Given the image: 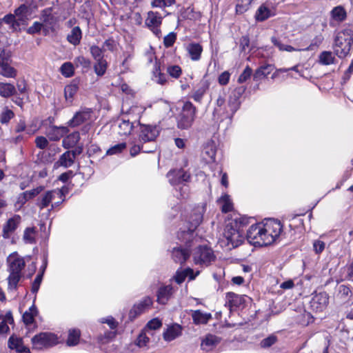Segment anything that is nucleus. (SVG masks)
I'll return each mask as SVG.
<instances>
[{
  "label": "nucleus",
  "mask_w": 353,
  "mask_h": 353,
  "mask_svg": "<svg viewBox=\"0 0 353 353\" xmlns=\"http://www.w3.org/2000/svg\"><path fill=\"white\" fill-rule=\"evenodd\" d=\"M162 325L161 321L159 319H153L150 321L145 327L143 329L148 332L149 334L152 335V330L159 329Z\"/></svg>",
  "instance_id": "nucleus-51"
},
{
  "label": "nucleus",
  "mask_w": 353,
  "mask_h": 353,
  "mask_svg": "<svg viewBox=\"0 0 353 353\" xmlns=\"http://www.w3.org/2000/svg\"><path fill=\"white\" fill-rule=\"evenodd\" d=\"M15 92V87L10 83H0V96L8 98Z\"/></svg>",
  "instance_id": "nucleus-44"
},
{
  "label": "nucleus",
  "mask_w": 353,
  "mask_h": 353,
  "mask_svg": "<svg viewBox=\"0 0 353 353\" xmlns=\"http://www.w3.org/2000/svg\"><path fill=\"white\" fill-rule=\"evenodd\" d=\"M60 72L65 77H70L73 76L74 72V68L72 63L65 62L60 68Z\"/></svg>",
  "instance_id": "nucleus-48"
},
{
  "label": "nucleus",
  "mask_w": 353,
  "mask_h": 353,
  "mask_svg": "<svg viewBox=\"0 0 353 353\" xmlns=\"http://www.w3.org/2000/svg\"><path fill=\"white\" fill-rule=\"evenodd\" d=\"M145 110V108L144 106L138 104L132 105L130 107H128L126 105L122 106L123 114L130 115L134 119L139 118Z\"/></svg>",
  "instance_id": "nucleus-23"
},
{
  "label": "nucleus",
  "mask_w": 353,
  "mask_h": 353,
  "mask_svg": "<svg viewBox=\"0 0 353 353\" xmlns=\"http://www.w3.org/2000/svg\"><path fill=\"white\" fill-rule=\"evenodd\" d=\"M14 112L7 107L4 108L0 114V122L2 124L8 123L14 117Z\"/></svg>",
  "instance_id": "nucleus-52"
},
{
  "label": "nucleus",
  "mask_w": 353,
  "mask_h": 353,
  "mask_svg": "<svg viewBox=\"0 0 353 353\" xmlns=\"http://www.w3.org/2000/svg\"><path fill=\"white\" fill-rule=\"evenodd\" d=\"M220 343V339L213 334H208L201 341V348L210 351Z\"/></svg>",
  "instance_id": "nucleus-25"
},
{
  "label": "nucleus",
  "mask_w": 353,
  "mask_h": 353,
  "mask_svg": "<svg viewBox=\"0 0 353 353\" xmlns=\"http://www.w3.org/2000/svg\"><path fill=\"white\" fill-rule=\"evenodd\" d=\"M214 258L212 250L207 246H199L193 252V260L195 264L208 265Z\"/></svg>",
  "instance_id": "nucleus-9"
},
{
  "label": "nucleus",
  "mask_w": 353,
  "mask_h": 353,
  "mask_svg": "<svg viewBox=\"0 0 353 353\" xmlns=\"http://www.w3.org/2000/svg\"><path fill=\"white\" fill-rule=\"evenodd\" d=\"M58 342L57 336L49 332L40 333L32 339V347L36 350L52 347L57 344Z\"/></svg>",
  "instance_id": "nucleus-6"
},
{
  "label": "nucleus",
  "mask_w": 353,
  "mask_h": 353,
  "mask_svg": "<svg viewBox=\"0 0 353 353\" xmlns=\"http://www.w3.org/2000/svg\"><path fill=\"white\" fill-rule=\"evenodd\" d=\"M79 139V133L77 132H73L63 139L62 145L66 149L72 148L78 143Z\"/></svg>",
  "instance_id": "nucleus-39"
},
{
  "label": "nucleus",
  "mask_w": 353,
  "mask_h": 353,
  "mask_svg": "<svg viewBox=\"0 0 353 353\" xmlns=\"http://www.w3.org/2000/svg\"><path fill=\"white\" fill-rule=\"evenodd\" d=\"M196 108L190 102H185L183 106L182 112L178 121L179 128L186 129L190 128L195 118Z\"/></svg>",
  "instance_id": "nucleus-8"
},
{
  "label": "nucleus",
  "mask_w": 353,
  "mask_h": 353,
  "mask_svg": "<svg viewBox=\"0 0 353 353\" xmlns=\"http://www.w3.org/2000/svg\"><path fill=\"white\" fill-rule=\"evenodd\" d=\"M239 101L237 97H230L227 107L224 108V112L228 115H233L239 108Z\"/></svg>",
  "instance_id": "nucleus-40"
},
{
  "label": "nucleus",
  "mask_w": 353,
  "mask_h": 353,
  "mask_svg": "<svg viewBox=\"0 0 353 353\" xmlns=\"http://www.w3.org/2000/svg\"><path fill=\"white\" fill-rule=\"evenodd\" d=\"M152 305V300L149 296L144 297L139 303L136 304L131 312L133 311L137 314H140L150 308Z\"/></svg>",
  "instance_id": "nucleus-36"
},
{
  "label": "nucleus",
  "mask_w": 353,
  "mask_h": 353,
  "mask_svg": "<svg viewBox=\"0 0 353 353\" xmlns=\"http://www.w3.org/2000/svg\"><path fill=\"white\" fill-rule=\"evenodd\" d=\"M172 256L175 262L182 264L189 257V252L186 250L174 248Z\"/></svg>",
  "instance_id": "nucleus-37"
},
{
  "label": "nucleus",
  "mask_w": 353,
  "mask_h": 353,
  "mask_svg": "<svg viewBox=\"0 0 353 353\" xmlns=\"http://www.w3.org/2000/svg\"><path fill=\"white\" fill-rule=\"evenodd\" d=\"M3 21L9 25H11V26L14 29H17V27H19L21 24L17 21V18L15 17L14 14H7L3 18Z\"/></svg>",
  "instance_id": "nucleus-57"
},
{
  "label": "nucleus",
  "mask_w": 353,
  "mask_h": 353,
  "mask_svg": "<svg viewBox=\"0 0 353 353\" xmlns=\"http://www.w3.org/2000/svg\"><path fill=\"white\" fill-rule=\"evenodd\" d=\"M43 189V188L42 186H39L31 190L24 192L19 196L18 202L21 205L24 204L27 201L35 197L41 193Z\"/></svg>",
  "instance_id": "nucleus-29"
},
{
  "label": "nucleus",
  "mask_w": 353,
  "mask_h": 353,
  "mask_svg": "<svg viewBox=\"0 0 353 353\" xmlns=\"http://www.w3.org/2000/svg\"><path fill=\"white\" fill-rule=\"evenodd\" d=\"M74 159L75 152L67 151L61 156L59 161L57 162V164L65 168H68L73 164Z\"/></svg>",
  "instance_id": "nucleus-30"
},
{
  "label": "nucleus",
  "mask_w": 353,
  "mask_h": 353,
  "mask_svg": "<svg viewBox=\"0 0 353 353\" xmlns=\"http://www.w3.org/2000/svg\"><path fill=\"white\" fill-rule=\"evenodd\" d=\"M244 240L243 224L241 219H232L224 229L223 237L219 243L221 247L231 250L240 245Z\"/></svg>",
  "instance_id": "nucleus-1"
},
{
  "label": "nucleus",
  "mask_w": 353,
  "mask_h": 353,
  "mask_svg": "<svg viewBox=\"0 0 353 353\" xmlns=\"http://www.w3.org/2000/svg\"><path fill=\"white\" fill-rule=\"evenodd\" d=\"M64 201V194L61 189L49 190L42 194L37 202V205L41 208H45L50 203L52 208L58 206Z\"/></svg>",
  "instance_id": "nucleus-4"
},
{
  "label": "nucleus",
  "mask_w": 353,
  "mask_h": 353,
  "mask_svg": "<svg viewBox=\"0 0 353 353\" xmlns=\"http://www.w3.org/2000/svg\"><path fill=\"white\" fill-rule=\"evenodd\" d=\"M68 131L69 130L67 127H57L55 125H52L48 128L46 134L50 141H59L65 134H66Z\"/></svg>",
  "instance_id": "nucleus-19"
},
{
  "label": "nucleus",
  "mask_w": 353,
  "mask_h": 353,
  "mask_svg": "<svg viewBox=\"0 0 353 353\" xmlns=\"http://www.w3.org/2000/svg\"><path fill=\"white\" fill-rule=\"evenodd\" d=\"M281 231L282 225L279 221L268 219L264 221V246L273 243L279 238Z\"/></svg>",
  "instance_id": "nucleus-5"
},
{
  "label": "nucleus",
  "mask_w": 353,
  "mask_h": 353,
  "mask_svg": "<svg viewBox=\"0 0 353 353\" xmlns=\"http://www.w3.org/2000/svg\"><path fill=\"white\" fill-rule=\"evenodd\" d=\"M42 28L44 30L43 23L35 21L31 26L28 28L27 32L28 34H34L39 32Z\"/></svg>",
  "instance_id": "nucleus-58"
},
{
  "label": "nucleus",
  "mask_w": 353,
  "mask_h": 353,
  "mask_svg": "<svg viewBox=\"0 0 353 353\" xmlns=\"http://www.w3.org/2000/svg\"><path fill=\"white\" fill-rule=\"evenodd\" d=\"M94 72L98 76H102L105 74L107 69V62L103 59L97 60L94 66Z\"/></svg>",
  "instance_id": "nucleus-49"
},
{
  "label": "nucleus",
  "mask_w": 353,
  "mask_h": 353,
  "mask_svg": "<svg viewBox=\"0 0 353 353\" xmlns=\"http://www.w3.org/2000/svg\"><path fill=\"white\" fill-rule=\"evenodd\" d=\"M167 177L170 183L174 185L181 182L188 181L190 179V174L185 172L183 170H174L169 172Z\"/></svg>",
  "instance_id": "nucleus-18"
},
{
  "label": "nucleus",
  "mask_w": 353,
  "mask_h": 353,
  "mask_svg": "<svg viewBox=\"0 0 353 353\" xmlns=\"http://www.w3.org/2000/svg\"><path fill=\"white\" fill-rule=\"evenodd\" d=\"M29 8L25 4L21 5L14 10V16L21 25L26 24L28 20Z\"/></svg>",
  "instance_id": "nucleus-28"
},
{
  "label": "nucleus",
  "mask_w": 353,
  "mask_h": 353,
  "mask_svg": "<svg viewBox=\"0 0 353 353\" xmlns=\"http://www.w3.org/2000/svg\"><path fill=\"white\" fill-rule=\"evenodd\" d=\"M17 72L10 65V53L6 50L0 52V74L7 78L16 76Z\"/></svg>",
  "instance_id": "nucleus-10"
},
{
  "label": "nucleus",
  "mask_w": 353,
  "mask_h": 353,
  "mask_svg": "<svg viewBox=\"0 0 353 353\" xmlns=\"http://www.w3.org/2000/svg\"><path fill=\"white\" fill-rule=\"evenodd\" d=\"M272 42L273 44L276 46L281 51H287V52H292L297 50L294 48L289 45H285L281 43L275 37L272 38Z\"/></svg>",
  "instance_id": "nucleus-55"
},
{
  "label": "nucleus",
  "mask_w": 353,
  "mask_h": 353,
  "mask_svg": "<svg viewBox=\"0 0 353 353\" xmlns=\"http://www.w3.org/2000/svg\"><path fill=\"white\" fill-rule=\"evenodd\" d=\"M139 140L145 143L152 141L159 135V130L155 125L139 124Z\"/></svg>",
  "instance_id": "nucleus-12"
},
{
  "label": "nucleus",
  "mask_w": 353,
  "mask_h": 353,
  "mask_svg": "<svg viewBox=\"0 0 353 353\" xmlns=\"http://www.w3.org/2000/svg\"><path fill=\"white\" fill-rule=\"evenodd\" d=\"M8 264V272L10 273L8 278V285L10 288H15L21 276V270L25 267L24 259L17 253H12L7 258Z\"/></svg>",
  "instance_id": "nucleus-3"
},
{
  "label": "nucleus",
  "mask_w": 353,
  "mask_h": 353,
  "mask_svg": "<svg viewBox=\"0 0 353 353\" xmlns=\"http://www.w3.org/2000/svg\"><path fill=\"white\" fill-rule=\"evenodd\" d=\"M200 272L199 270L194 272L191 268L179 269L176 271L173 279L178 284L182 283L186 277H188L190 280H194L199 274Z\"/></svg>",
  "instance_id": "nucleus-17"
},
{
  "label": "nucleus",
  "mask_w": 353,
  "mask_h": 353,
  "mask_svg": "<svg viewBox=\"0 0 353 353\" xmlns=\"http://www.w3.org/2000/svg\"><path fill=\"white\" fill-rule=\"evenodd\" d=\"M182 330V327L178 323L168 325L163 333V338L167 342L172 341L181 335Z\"/></svg>",
  "instance_id": "nucleus-15"
},
{
  "label": "nucleus",
  "mask_w": 353,
  "mask_h": 353,
  "mask_svg": "<svg viewBox=\"0 0 353 353\" xmlns=\"http://www.w3.org/2000/svg\"><path fill=\"white\" fill-rule=\"evenodd\" d=\"M192 317L195 324H205L212 319V315L210 313H204L200 310H195L192 312Z\"/></svg>",
  "instance_id": "nucleus-32"
},
{
  "label": "nucleus",
  "mask_w": 353,
  "mask_h": 353,
  "mask_svg": "<svg viewBox=\"0 0 353 353\" xmlns=\"http://www.w3.org/2000/svg\"><path fill=\"white\" fill-rule=\"evenodd\" d=\"M174 3V0H154L152 6L156 8L168 7Z\"/></svg>",
  "instance_id": "nucleus-59"
},
{
  "label": "nucleus",
  "mask_w": 353,
  "mask_h": 353,
  "mask_svg": "<svg viewBox=\"0 0 353 353\" xmlns=\"http://www.w3.org/2000/svg\"><path fill=\"white\" fill-rule=\"evenodd\" d=\"M21 216L19 215H14L12 217L10 218L6 223L3 225V237L4 239H8L12 234V233L16 230L18 225L21 223Z\"/></svg>",
  "instance_id": "nucleus-14"
},
{
  "label": "nucleus",
  "mask_w": 353,
  "mask_h": 353,
  "mask_svg": "<svg viewBox=\"0 0 353 353\" xmlns=\"http://www.w3.org/2000/svg\"><path fill=\"white\" fill-rule=\"evenodd\" d=\"M275 15V11L269 9L266 6L261 5L259 6V8L257 9L256 14H255V18L256 20L259 21H263L268 19L269 17Z\"/></svg>",
  "instance_id": "nucleus-27"
},
{
  "label": "nucleus",
  "mask_w": 353,
  "mask_h": 353,
  "mask_svg": "<svg viewBox=\"0 0 353 353\" xmlns=\"http://www.w3.org/2000/svg\"><path fill=\"white\" fill-rule=\"evenodd\" d=\"M90 53L95 60L103 59L102 50L97 46H92L90 47Z\"/></svg>",
  "instance_id": "nucleus-64"
},
{
  "label": "nucleus",
  "mask_w": 353,
  "mask_h": 353,
  "mask_svg": "<svg viewBox=\"0 0 353 353\" xmlns=\"http://www.w3.org/2000/svg\"><path fill=\"white\" fill-rule=\"evenodd\" d=\"M329 303V296L326 292L316 293L310 301V306L314 311L322 312L326 309Z\"/></svg>",
  "instance_id": "nucleus-11"
},
{
  "label": "nucleus",
  "mask_w": 353,
  "mask_h": 353,
  "mask_svg": "<svg viewBox=\"0 0 353 353\" xmlns=\"http://www.w3.org/2000/svg\"><path fill=\"white\" fill-rule=\"evenodd\" d=\"M218 203L223 212H228L232 210L233 203L230 197L227 194H223L219 199Z\"/></svg>",
  "instance_id": "nucleus-33"
},
{
  "label": "nucleus",
  "mask_w": 353,
  "mask_h": 353,
  "mask_svg": "<svg viewBox=\"0 0 353 353\" xmlns=\"http://www.w3.org/2000/svg\"><path fill=\"white\" fill-rule=\"evenodd\" d=\"M149 335L148 332L143 330L138 336L135 342L136 345L139 347H146L150 341Z\"/></svg>",
  "instance_id": "nucleus-47"
},
{
  "label": "nucleus",
  "mask_w": 353,
  "mask_h": 353,
  "mask_svg": "<svg viewBox=\"0 0 353 353\" xmlns=\"http://www.w3.org/2000/svg\"><path fill=\"white\" fill-rule=\"evenodd\" d=\"M201 215H198L195 220H194V223L192 224V228L188 229V231L179 232L178 234V237L183 241H190L194 237V230L199 225V223L201 222Z\"/></svg>",
  "instance_id": "nucleus-21"
},
{
  "label": "nucleus",
  "mask_w": 353,
  "mask_h": 353,
  "mask_svg": "<svg viewBox=\"0 0 353 353\" xmlns=\"http://www.w3.org/2000/svg\"><path fill=\"white\" fill-rule=\"evenodd\" d=\"M263 231L264 221L251 225L247 232V240L249 243L254 246H264Z\"/></svg>",
  "instance_id": "nucleus-7"
},
{
  "label": "nucleus",
  "mask_w": 353,
  "mask_h": 353,
  "mask_svg": "<svg viewBox=\"0 0 353 353\" xmlns=\"http://www.w3.org/2000/svg\"><path fill=\"white\" fill-rule=\"evenodd\" d=\"M82 37V32L79 27L76 26L72 29L67 36L68 41L73 46L79 44Z\"/></svg>",
  "instance_id": "nucleus-34"
},
{
  "label": "nucleus",
  "mask_w": 353,
  "mask_h": 353,
  "mask_svg": "<svg viewBox=\"0 0 353 353\" xmlns=\"http://www.w3.org/2000/svg\"><path fill=\"white\" fill-rule=\"evenodd\" d=\"M80 331L77 329L69 330L66 343L68 346H74L78 344L80 338Z\"/></svg>",
  "instance_id": "nucleus-46"
},
{
  "label": "nucleus",
  "mask_w": 353,
  "mask_h": 353,
  "mask_svg": "<svg viewBox=\"0 0 353 353\" xmlns=\"http://www.w3.org/2000/svg\"><path fill=\"white\" fill-rule=\"evenodd\" d=\"M161 21L162 17L159 13L150 11L148 12L145 23L149 28L151 29V30L156 36L159 37L161 34V30L159 27L161 24Z\"/></svg>",
  "instance_id": "nucleus-13"
},
{
  "label": "nucleus",
  "mask_w": 353,
  "mask_h": 353,
  "mask_svg": "<svg viewBox=\"0 0 353 353\" xmlns=\"http://www.w3.org/2000/svg\"><path fill=\"white\" fill-rule=\"evenodd\" d=\"M254 0H236L235 10L236 13L242 14L247 12L251 7Z\"/></svg>",
  "instance_id": "nucleus-43"
},
{
  "label": "nucleus",
  "mask_w": 353,
  "mask_h": 353,
  "mask_svg": "<svg viewBox=\"0 0 353 353\" xmlns=\"http://www.w3.org/2000/svg\"><path fill=\"white\" fill-rule=\"evenodd\" d=\"M35 144L37 148L45 149L48 145V141L46 137L39 136L35 139Z\"/></svg>",
  "instance_id": "nucleus-62"
},
{
  "label": "nucleus",
  "mask_w": 353,
  "mask_h": 353,
  "mask_svg": "<svg viewBox=\"0 0 353 353\" xmlns=\"http://www.w3.org/2000/svg\"><path fill=\"white\" fill-rule=\"evenodd\" d=\"M230 73L228 71L223 72L218 77V82L221 85H225L229 83Z\"/></svg>",
  "instance_id": "nucleus-60"
},
{
  "label": "nucleus",
  "mask_w": 353,
  "mask_h": 353,
  "mask_svg": "<svg viewBox=\"0 0 353 353\" xmlns=\"http://www.w3.org/2000/svg\"><path fill=\"white\" fill-rule=\"evenodd\" d=\"M335 57L330 51H323L319 55V62L321 65H328L334 63Z\"/></svg>",
  "instance_id": "nucleus-41"
},
{
  "label": "nucleus",
  "mask_w": 353,
  "mask_h": 353,
  "mask_svg": "<svg viewBox=\"0 0 353 353\" xmlns=\"http://www.w3.org/2000/svg\"><path fill=\"white\" fill-rule=\"evenodd\" d=\"M0 334H6L9 330L8 324H12L14 321L11 312L0 315Z\"/></svg>",
  "instance_id": "nucleus-35"
},
{
  "label": "nucleus",
  "mask_w": 353,
  "mask_h": 353,
  "mask_svg": "<svg viewBox=\"0 0 353 353\" xmlns=\"http://www.w3.org/2000/svg\"><path fill=\"white\" fill-rule=\"evenodd\" d=\"M41 19L44 26V31L54 30L58 19L52 13V9H46L41 13Z\"/></svg>",
  "instance_id": "nucleus-16"
},
{
  "label": "nucleus",
  "mask_w": 353,
  "mask_h": 353,
  "mask_svg": "<svg viewBox=\"0 0 353 353\" xmlns=\"http://www.w3.org/2000/svg\"><path fill=\"white\" fill-rule=\"evenodd\" d=\"M176 40V34L173 32L169 33L164 37L163 43L166 48L172 46Z\"/></svg>",
  "instance_id": "nucleus-61"
},
{
  "label": "nucleus",
  "mask_w": 353,
  "mask_h": 353,
  "mask_svg": "<svg viewBox=\"0 0 353 353\" xmlns=\"http://www.w3.org/2000/svg\"><path fill=\"white\" fill-rule=\"evenodd\" d=\"M91 113L92 112L90 109H85L77 112L73 118L70 121V125L74 127L89 120L91 117Z\"/></svg>",
  "instance_id": "nucleus-22"
},
{
  "label": "nucleus",
  "mask_w": 353,
  "mask_h": 353,
  "mask_svg": "<svg viewBox=\"0 0 353 353\" xmlns=\"http://www.w3.org/2000/svg\"><path fill=\"white\" fill-rule=\"evenodd\" d=\"M173 293L171 285L161 287L157 292V302L161 304H166Z\"/></svg>",
  "instance_id": "nucleus-24"
},
{
  "label": "nucleus",
  "mask_w": 353,
  "mask_h": 353,
  "mask_svg": "<svg viewBox=\"0 0 353 353\" xmlns=\"http://www.w3.org/2000/svg\"><path fill=\"white\" fill-rule=\"evenodd\" d=\"M79 90V86L76 83H71L64 88V98L65 102L70 105L72 104L74 96Z\"/></svg>",
  "instance_id": "nucleus-26"
},
{
  "label": "nucleus",
  "mask_w": 353,
  "mask_h": 353,
  "mask_svg": "<svg viewBox=\"0 0 353 353\" xmlns=\"http://www.w3.org/2000/svg\"><path fill=\"white\" fill-rule=\"evenodd\" d=\"M332 17L336 21H342L346 17V12L342 7L338 6L332 10Z\"/></svg>",
  "instance_id": "nucleus-50"
},
{
  "label": "nucleus",
  "mask_w": 353,
  "mask_h": 353,
  "mask_svg": "<svg viewBox=\"0 0 353 353\" xmlns=\"http://www.w3.org/2000/svg\"><path fill=\"white\" fill-rule=\"evenodd\" d=\"M8 347L11 350H15L17 353H30V349L23 345L22 339L15 336L10 337Z\"/></svg>",
  "instance_id": "nucleus-20"
},
{
  "label": "nucleus",
  "mask_w": 353,
  "mask_h": 353,
  "mask_svg": "<svg viewBox=\"0 0 353 353\" xmlns=\"http://www.w3.org/2000/svg\"><path fill=\"white\" fill-rule=\"evenodd\" d=\"M125 148H126L125 143H121L117 144V145L111 147L110 148H109L107 150L106 154L108 155L117 154L121 153Z\"/></svg>",
  "instance_id": "nucleus-56"
},
{
  "label": "nucleus",
  "mask_w": 353,
  "mask_h": 353,
  "mask_svg": "<svg viewBox=\"0 0 353 353\" xmlns=\"http://www.w3.org/2000/svg\"><path fill=\"white\" fill-rule=\"evenodd\" d=\"M152 79L154 82L161 85L165 84L167 81L165 75L161 72L160 63L158 61L154 62Z\"/></svg>",
  "instance_id": "nucleus-31"
},
{
  "label": "nucleus",
  "mask_w": 353,
  "mask_h": 353,
  "mask_svg": "<svg viewBox=\"0 0 353 353\" xmlns=\"http://www.w3.org/2000/svg\"><path fill=\"white\" fill-rule=\"evenodd\" d=\"M353 43V30L346 28L337 33L333 45L335 55L343 59L347 56Z\"/></svg>",
  "instance_id": "nucleus-2"
},
{
  "label": "nucleus",
  "mask_w": 353,
  "mask_h": 353,
  "mask_svg": "<svg viewBox=\"0 0 353 353\" xmlns=\"http://www.w3.org/2000/svg\"><path fill=\"white\" fill-rule=\"evenodd\" d=\"M187 50L193 61H198L201 57L203 48L198 43H190L187 47Z\"/></svg>",
  "instance_id": "nucleus-38"
},
{
  "label": "nucleus",
  "mask_w": 353,
  "mask_h": 353,
  "mask_svg": "<svg viewBox=\"0 0 353 353\" xmlns=\"http://www.w3.org/2000/svg\"><path fill=\"white\" fill-rule=\"evenodd\" d=\"M167 73L172 78L178 79L182 74V70L179 65H172L167 68Z\"/></svg>",
  "instance_id": "nucleus-53"
},
{
  "label": "nucleus",
  "mask_w": 353,
  "mask_h": 353,
  "mask_svg": "<svg viewBox=\"0 0 353 353\" xmlns=\"http://www.w3.org/2000/svg\"><path fill=\"white\" fill-rule=\"evenodd\" d=\"M132 123L125 119H122L121 122L119 123V134L120 135L127 136L129 135L133 128Z\"/></svg>",
  "instance_id": "nucleus-42"
},
{
  "label": "nucleus",
  "mask_w": 353,
  "mask_h": 353,
  "mask_svg": "<svg viewBox=\"0 0 353 353\" xmlns=\"http://www.w3.org/2000/svg\"><path fill=\"white\" fill-rule=\"evenodd\" d=\"M35 234L36 232L34 228H26L23 234V240L26 241V243H32L34 241Z\"/></svg>",
  "instance_id": "nucleus-54"
},
{
  "label": "nucleus",
  "mask_w": 353,
  "mask_h": 353,
  "mask_svg": "<svg viewBox=\"0 0 353 353\" xmlns=\"http://www.w3.org/2000/svg\"><path fill=\"white\" fill-rule=\"evenodd\" d=\"M251 74L252 70L249 67H247L239 76L238 79V82L239 83H242L246 81L250 77Z\"/></svg>",
  "instance_id": "nucleus-63"
},
{
  "label": "nucleus",
  "mask_w": 353,
  "mask_h": 353,
  "mask_svg": "<svg viewBox=\"0 0 353 353\" xmlns=\"http://www.w3.org/2000/svg\"><path fill=\"white\" fill-rule=\"evenodd\" d=\"M38 312L36 307L33 305L29 310L23 314V321L26 325L32 324L34 317L37 315Z\"/></svg>",
  "instance_id": "nucleus-45"
}]
</instances>
